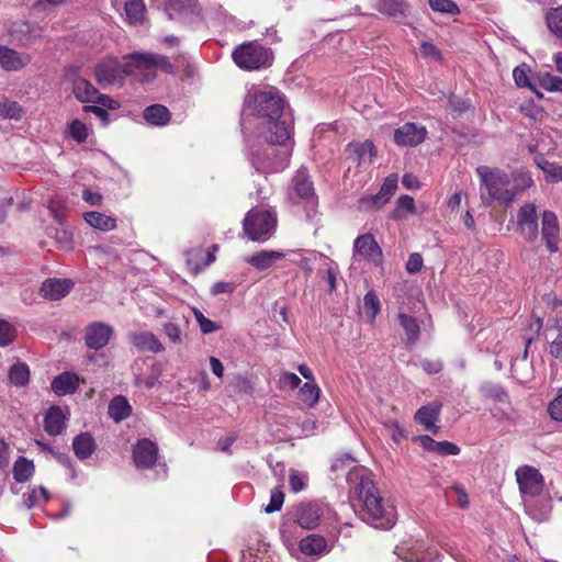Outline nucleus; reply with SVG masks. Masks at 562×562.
I'll return each mask as SVG.
<instances>
[{
  "instance_id": "f257e3e1",
  "label": "nucleus",
  "mask_w": 562,
  "mask_h": 562,
  "mask_svg": "<svg viewBox=\"0 0 562 562\" xmlns=\"http://www.w3.org/2000/svg\"><path fill=\"white\" fill-rule=\"evenodd\" d=\"M284 103L277 89L248 91L244 109L258 120V137L265 140H290L293 137V122L283 115Z\"/></svg>"
},
{
  "instance_id": "f03ea898",
  "label": "nucleus",
  "mask_w": 562,
  "mask_h": 562,
  "mask_svg": "<svg viewBox=\"0 0 562 562\" xmlns=\"http://www.w3.org/2000/svg\"><path fill=\"white\" fill-rule=\"evenodd\" d=\"M356 493L361 502L360 518L375 528L391 529L394 524V515L386 510L384 501L374 482L361 476L356 485Z\"/></svg>"
},
{
  "instance_id": "7ed1b4c3",
  "label": "nucleus",
  "mask_w": 562,
  "mask_h": 562,
  "mask_svg": "<svg viewBox=\"0 0 562 562\" xmlns=\"http://www.w3.org/2000/svg\"><path fill=\"white\" fill-rule=\"evenodd\" d=\"M475 172L480 179L481 198L487 205L494 201L506 205L513 203V193L509 191L510 177L501 168H492L485 165L476 167Z\"/></svg>"
},
{
  "instance_id": "20e7f679",
  "label": "nucleus",
  "mask_w": 562,
  "mask_h": 562,
  "mask_svg": "<svg viewBox=\"0 0 562 562\" xmlns=\"http://www.w3.org/2000/svg\"><path fill=\"white\" fill-rule=\"evenodd\" d=\"M65 77L72 82V92L76 99L82 103H97L115 110L120 103L111 99L106 94L99 92L94 86L86 78L80 76V68L77 66H69L65 69Z\"/></svg>"
},
{
  "instance_id": "39448f33",
  "label": "nucleus",
  "mask_w": 562,
  "mask_h": 562,
  "mask_svg": "<svg viewBox=\"0 0 562 562\" xmlns=\"http://www.w3.org/2000/svg\"><path fill=\"white\" fill-rule=\"evenodd\" d=\"M135 72L139 75L143 82L153 81L156 78V71L160 70L167 75H176V66L170 58L162 54L149 52H134L131 54Z\"/></svg>"
},
{
  "instance_id": "423d86ee",
  "label": "nucleus",
  "mask_w": 562,
  "mask_h": 562,
  "mask_svg": "<svg viewBox=\"0 0 562 562\" xmlns=\"http://www.w3.org/2000/svg\"><path fill=\"white\" fill-rule=\"evenodd\" d=\"M277 216L270 210L251 209L243 221V231L252 241H266L276 231Z\"/></svg>"
},
{
  "instance_id": "0eeeda50",
  "label": "nucleus",
  "mask_w": 562,
  "mask_h": 562,
  "mask_svg": "<svg viewBox=\"0 0 562 562\" xmlns=\"http://www.w3.org/2000/svg\"><path fill=\"white\" fill-rule=\"evenodd\" d=\"M123 59V64L115 57L101 59L94 69L97 82L102 87L113 86L122 83L127 76L136 74L131 54L124 56Z\"/></svg>"
},
{
  "instance_id": "6e6552de",
  "label": "nucleus",
  "mask_w": 562,
  "mask_h": 562,
  "mask_svg": "<svg viewBox=\"0 0 562 562\" xmlns=\"http://www.w3.org/2000/svg\"><path fill=\"white\" fill-rule=\"evenodd\" d=\"M235 64L245 70H256L269 61V50L257 42L244 43L233 52Z\"/></svg>"
},
{
  "instance_id": "1a4fd4ad",
  "label": "nucleus",
  "mask_w": 562,
  "mask_h": 562,
  "mask_svg": "<svg viewBox=\"0 0 562 562\" xmlns=\"http://www.w3.org/2000/svg\"><path fill=\"white\" fill-rule=\"evenodd\" d=\"M325 505L317 501L300 503L294 509L295 521L303 529H314L319 525Z\"/></svg>"
},
{
  "instance_id": "9d476101",
  "label": "nucleus",
  "mask_w": 562,
  "mask_h": 562,
  "mask_svg": "<svg viewBox=\"0 0 562 562\" xmlns=\"http://www.w3.org/2000/svg\"><path fill=\"white\" fill-rule=\"evenodd\" d=\"M257 145H261V143H257ZM260 150L263 157L259 159L263 167L270 170H278L284 167L290 148L288 143H263L260 148L256 149L257 153Z\"/></svg>"
},
{
  "instance_id": "9b49d317",
  "label": "nucleus",
  "mask_w": 562,
  "mask_h": 562,
  "mask_svg": "<svg viewBox=\"0 0 562 562\" xmlns=\"http://www.w3.org/2000/svg\"><path fill=\"white\" fill-rule=\"evenodd\" d=\"M114 335L111 325L103 322H92L85 328L83 340L89 349H103Z\"/></svg>"
},
{
  "instance_id": "f8f14e48",
  "label": "nucleus",
  "mask_w": 562,
  "mask_h": 562,
  "mask_svg": "<svg viewBox=\"0 0 562 562\" xmlns=\"http://www.w3.org/2000/svg\"><path fill=\"white\" fill-rule=\"evenodd\" d=\"M517 226L528 241H535L538 238V213L533 203H525L519 207Z\"/></svg>"
},
{
  "instance_id": "ddd939ff",
  "label": "nucleus",
  "mask_w": 562,
  "mask_h": 562,
  "mask_svg": "<svg viewBox=\"0 0 562 562\" xmlns=\"http://www.w3.org/2000/svg\"><path fill=\"white\" fill-rule=\"evenodd\" d=\"M132 456L137 469H151L158 458V446L148 438L139 439L133 447Z\"/></svg>"
},
{
  "instance_id": "4468645a",
  "label": "nucleus",
  "mask_w": 562,
  "mask_h": 562,
  "mask_svg": "<svg viewBox=\"0 0 562 562\" xmlns=\"http://www.w3.org/2000/svg\"><path fill=\"white\" fill-rule=\"evenodd\" d=\"M517 483L522 494L537 496L543 488V477L540 472L531 467L519 468L516 471Z\"/></svg>"
},
{
  "instance_id": "2eb2a0df",
  "label": "nucleus",
  "mask_w": 562,
  "mask_h": 562,
  "mask_svg": "<svg viewBox=\"0 0 562 562\" xmlns=\"http://www.w3.org/2000/svg\"><path fill=\"white\" fill-rule=\"evenodd\" d=\"M541 237L550 252L559 251L560 226L558 216L552 211H543L541 217Z\"/></svg>"
},
{
  "instance_id": "dca6fc26",
  "label": "nucleus",
  "mask_w": 562,
  "mask_h": 562,
  "mask_svg": "<svg viewBox=\"0 0 562 562\" xmlns=\"http://www.w3.org/2000/svg\"><path fill=\"white\" fill-rule=\"evenodd\" d=\"M353 250L375 266L382 265L383 252L372 234L358 236L353 243Z\"/></svg>"
},
{
  "instance_id": "f3484780",
  "label": "nucleus",
  "mask_w": 562,
  "mask_h": 562,
  "mask_svg": "<svg viewBox=\"0 0 562 562\" xmlns=\"http://www.w3.org/2000/svg\"><path fill=\"white\" fill-rule=\"evenodd\" d=\"M75 282L71 279L48 278L41 288L40 294L48 301H59L72 290Z\"/></svg>"
},
{
  "instance_id": "a211bd4d",
  "label": "nucleus",
  "mask_w": 562,
  "mask_h": 562,
  "mask_svg": "<svg viewBox=\"0 0 562 562\" xmlns=\"http://www.w3.org/2000/svg\"><path fill=\"white\" fill-rule=\"evenodd\" d=\"M130 341L139 352L150 351L153 353H159L165 350L158 337L151 331L132 333L130 335Z\"/></svg>"
},
{
  "instance_id": "6ab92c4d",
  "label": "nucleus",
  "mask_w": 562,
  "mask_h": 562,
  "mask_svg": "<svg viewBox=\"0 0 562 562\" xmlns=\"http://www.w3.org/2000/svg\"><path fill=\"white\" fill-rule=\"evenodd\" d=\"M375 9L398 22L408 15V5L403 0H376Z\"/></svg>"
},
{
  "instance_id": "aec40b11",
  "label": "nucleus",
  "mask_w": 562,
  "mask_h": 562,
  "mask_svg": "<svg viewBox=\"0 0 562 562\" xmlns=\"http://www.w3.org/2000/svg\"><path fill=\"white\" fill-rule=\"evenodd\" d=\"M78 387L79 378L72 372H63L54 378L50 383L52 391L58 396L74 394Z\"/></svg>"
},
{
  "instance_id": "412c9836",
  "label": "nucleus",
  "mask_w": 562,
  "mask_h": 562,
  "mask_svg": "<svg viewBox=\"0 0 562 562\" xmlns=\"http://www.w3.org/2000/svg\"><path fill=\"white\" fill-rule=\"evenodd\" d=\"M397 175L393 173L385 178L380 191L368 199H363L362 203L371 202L376 209L383 206L389 202L390 198L395 193L397 189Z\"/></svg>"
},
{
  "instance_id": "4be33fe9",
  "label": "nucleus",
  "mask_w": 562,
  "mask_h": 562,
  "mask_svg": "<svg viewBox=\"0 0 562 562\" xmlns=\"http://www.w3.org/2000/svg\"><path fill=\"white\" fill-rule=\"evenodd\" d=\"M285 257L284 252L278 250H261L247 257L245 261L254 268L262 271L270 268L276 261Z\"/></svg>"
},
{
  "instance_id": "5701e85b",
  "label": "nucleus",
  "mask_w": 562,
  "mask_h": 562,
  "mask_svg": "<svg viewBox=\"0 0 562 562\" xmlns=\"http://www.w3.org/2000/svg\"><path fill=\"white\" fill-rule=\"evenodd\" d=\"M327 540L323 536L316 533L308 535L302 538L299 542L300 551L308 557L321 555L327 551Z\"/></svg>"
},
{
  "instance_id": "b1692460",
  "label": "nucleus",
  "mask_w": 562,
  "mask_h": 562,
  "mask_svg": "<svg viewBox=\"0 0 562 562\" xmlns=\"http://www.w3.org/2000/svg\"><path fill=\"white\" fill-rule=\"evenodd\" d=\"M442 404L434 402L430 405L422 406L415 413V420L423 425L427 430L436 429L435 423L439 417Z\"/></svg>"
},
{
  "instance_id": "393cba45",
  "label": "nucleus",
  "mask_w": 562,
  "mask_h": 562,
  "mask_svg": "<svg viewBox=\"0 0 562 562\" xmlns=\"http://www.w3.org/2000/svg\"><path fill=\"white\" fill-rule=\"evenodd\" d=\"M427 128L419 123H405L394 131V140H425Z\"/></svg>"
},
{
  "instance_id": "a878e982",
  "label": "nucleus",
  "mask_w": 562,
  "mask_h": 562,
  "mask_svg": "<svg viewBox=\"0 0 562 562\" xmlns=\"http://www.w3.org/2000/svg\"><path fill=\"white\" fill-rule=\"evenodd\" d=\"M65 427V416L59 406H52L44 418V429L50 436L61 434Z\"/></svg>"
},
{
  "instance_id": "bb28decb",
  "label": "nucleus",
  "mask_w": 562,
  "mask_h": 562,
  "mask_svg": "<svg viewBox=\"0 0 562 562\" xmlns=\"http://www.w3.org/2000/svg\"><path fill=\"white\" fill-rule=\"evenodd\" d=\"M27 60H23L20 54L7 46L0 45V65L8 71H18L22 69Z\"/></svg>"
},
{
  "instance_id": "cd10ccee",
  "label": "nucleus",
  "mask_w": 562,
  "mask_h": 562,
  "mask_svg": "<svg viewBox=\"0 0 562 562\" xmlns=\"http://www.w3.org/2000/svg\"><path fill=\"white\" fill-rule=\"evenodd\" d=\"M72 449L77 458H89L95 450V441L89 432H81L74 438Z\"/></svg>"
},
{
  "instance_id": "c85d7f7f",
  "label": "nucleus",
  "mask_w": 562,
  "mask_h": 562,
  "mask_svg": "<svg viewBox=\"0 0 562 562\" xmlns=\"http://www.w3.org/2000/svg\"><path fill=\"white\" fill-rule=\"evenodd\" d=\"M131 413L132 407L126 397L117 395L111 400L108 407V414L115 423L126 419L130 417Z\"/></svg>"
},
{
  "instance_id": "c756f323",
  "label": "nucleus",
  "mask_w": 562,
  "mask_h": 562,
  "mask_svg": "<svg viewBox=\"0 0 562 562\" xmlns=\"http://www.w3.org/2000/svg\"><path fill=\"white\" fill-rule=\"evenodd\" d=\"M143 116L150 125L162 126L169 123L170 112L162 104H153L144 110Z\"/></svg>"
},
{
  "instance_id": "7c9ffc66",
  "label": "nucleus",
  "mask_w": 562,
  "mask_h": 562,
  "mask_svg": "<svg viewBox=\"0 0 562 562\" xmlns=\"http://www.w3.org/2000/svg\"><path fill=\"white\" fill-rule=\"evenodd\" d=\"M533 160L538 168L543 171L546 181L552 183L562 181V166L548 161L542 154H537Z\"/></svg>"
},
{
  "instance_id": "2f4dec72",
  "label": "nucleus",
  "mask_w": 562,
  "mask_h": 562,
  "mask_svg": "<svg viewBox=\"0 0 562 562\" xmlns=\"http://www.w3.org/2000/svg\"><path fill=\"white\" fill-rule=\"evenodd\" d=\"M85 221L93 228L109 232L116 227V220L110 215L91 211L83 215Z\"/></svg>"
},
{
  "instance_id": "473e14b6",
  "label": "nucleus",
  "mask_w": 562,
  "mask_h": 562,
  "mask_svg": "<svg viewBox=\"0 0 562 562\" xmlns=\"http://www.w3.org/2000/svg\"><path fill=\"white\" fill-rule=\"evenodd\" d=\"M510 177L509 191L513 193V201L515 198L530 188L533 184V180L529 172L522 170H515L508 173Z\"/></svg>"
},
{
  "instance_id": "72a5a7b5",
  "label": "nucleus",
  "mask_w": 562,
  "mask_h": 562,
  "mask_svg": "<svg viewBox=\"0 0 562 562\" xmlns=\"http://www.w3.org/2000/svg\"><path fill=\"white\" fill-rule=\"evenodd\" d=\"M25 114L23 106L5 95L0 97V117L4 120H21Z\"/></svg>"
},
{
  "instance_id": "f704fd0d",
  "label": "nucleus",
  "mask_w": 562,
  "mask_h": 562,
  "mask_svg": "<svg viewBox=\"0 0 562 562\" xmlns=\"http://www.w3.org/2000/svg\"><path fill=\"white\" fill-rule=\"evenodd\" d=\"M35 472L33 461L25 457H19L13 464V479L18 483H25L32 479Z\"/></svg>"
},
{
  "instance_id": "c9c22d12",
  "label": "nucleus",
  "mask_w": 562,
  "mask_h": 562,
  "mask_svg": "<svg viewBox=\"0 0 562 562\" xmlns=\"http://www.w3.org/2000/svg\"><path fill=\"white\" fill-rule=\"evenodd\" d=\"M9 381L16 387H23L30 382V368L25 362L18 361L12 364L8 373Z\"/></svg>"
},
{
  "instance_id": "e433bc0d",
  "label": "nucleus",
  "mask_w": 562,
  "mask_h": 562,
  "mask_svg": "<svg viewBox=\"0 0 562 562\" xmlns=\"http://www.w3.org/2000/svg\"><path fill=\"white\" fill-rule=\"evenodd\" d=\"M124 11L126 21L131 25H138L143 22L145 15V3L143 0H125Z\"/></svg>"
},
{
  "instance_id": "4c0bfd02",
  "label": "nucleus",
  "mask_w": 562,
  "mask_h": 562,
  "mask_svg": "<svg viewBox=\"0 0 562 562\" xmlns=\"http://www.w3.org/2000/svg\"><path fill=\"white\" fill-rule=\"evenodd\" d=\"M293 189L302 199H310L314 196L313 182L308 179L305 172L300 171L293 178Z\"/></svg>"
},
{
  "instance_id": "58836bf2",
  "label": "nucleus",
  "mask_w": 562,
  "mask_h": 562,
  "mask_svg": "<svg viewBox=\"0 0 562 562\" xmlns=\"http://www.w3.org/2000/svg\"><path fill=\"white\" fill-rule=\"evenodd\" d=\"M397 317L400 325L403 327L407 335L408 342L415 344L418 340L420 333L416 318L406 313H400Z\"/></svg>"
},
{
  "instance_id": "ea45409f",
  "label": "nucleus",
  "mask_w": 562,
  "mask_h": 562,
  "mask_svg": "<svg viewBox=\"0 0 562 562\" xmlns=\"http://www.w3.org/2000/svg\"><path fill=\"white\" fill-rule=\"evenodd\" d=\"M321 390L315 383L306 382L299 391V398L308 407H314L319 400Z\"/></svg>"
},
{
  "instance_id": "a19ab883",
  "label": "nucleus",
  "mask_w": 562,
  "mask_h": 562,
  "mask_svg": "<svg viewBox=\"0 0 562 562\" xmlns=\"http://www.w3.org/2000/svg\"><path fill=\"white\" fill-rule=\"evenodd\" d=\"M546 23L550 32L562 37V5L551 8L546 13Z\"/></svg>"
},
{
  "instance_id": "79ce46f5",
  "label": "nucleus",
  "mask_w": 562,
  "mask_h": 562,
  "mask_svg": "<svg viewBox=\"0 0 562 562\" xmlns=\"http://www.w3.org/2000/svg\"><path fill=\"white\" fill-rule=\"evenodd\" d=\"M481 394L488 400L495 402H505L508 398L506 391L499 384L485 383L480 387Z\"/></svg>"
},
{
  "instance_id": "37998d69",
  "label": "nucleus",
  "mask_w": 562,
  "mask_h": 562,
  "mask_svg": "<svg viewBox=\"0 0 562 562\" xmlns=\"http://www.w3.org/2000/svg\"><path fill=\"white\" fill-rule=\"evenodd\" d=\"M344 127V124L339 121H335L334 123L328 124H319L316 126L314 136L317 138H335L340 137L342 134L339 130Z\"/></svg>"
},
{
  "instance_id": "c03bdc74",
  "label": "nucleus",
  "mask_w": 562,
  "mask_h": 562,
  "mask_svg": "<svg viewBox=\"0 0 562 562\" xmlns=\"http://www.w3.org/2000/svg\"><path fill=\"white\" fill-rule=\"evenodd\" d=\"M406 211L411 214L416 212L415 201L411 195L403 194L396 201V207L392 212L393 218H400L403 216V212Z\"/></svg>"
},
{
  "instance_id": "a18cd8bd",
  "label": "nucleus",
  "mask_w": 562,
  "mask_h": 562,
  "mask_svg": "<svg viewBox=\"0 0 562 562\" xmlns=\"http://www.w3.org/2000/svg\"><path fill=\"white\" fill-rule=\"evenodd\" d=\"M429 7L435 12L442 14L457 15L460 13L458 4L452 0H429Z\"/></svg>"
},
{
  "instance_id": "49530a36",
  "label": "nucleus",
  "mask_w": 562,
  "mask_h": 562,
  "mask_svg": "<svg viewBox=\"0 0 562 562\" xmlns=\"http://www.w3.org/2000/svg\"><path fill=\"white\" fill-rule=\"evenodd\" d=\"M16 338L15 327L5 319H0V347L11 345Z\"/></svg>"
},
{
  "instance_id": "de8ad7c7",
  "label": "nucleus",
  "mask_w": 562,
  "mask_h": 562,
  "mask_svg": "<svg viewBox=\"0 0 562 562\" xmlns=\"http://www.w3.org/2000/svg\"><path fill=\"white\" fill-rule=\"evenodd\" d=\"M367 145H373V143H349L346 153L355 162L360 165L366 159Z\"/></svg>"
},
{
  "instance_id": "09e8293b",
  "label": "nucleus",
  "mask_w": 562,
  "mask_h": 562,
  "mask_svg": "<svg viewBox=\"0 0 562 562\" xmlns=\"http://www.w3.org/2000/svg\"><path fill=\"white\" fill-rule=\"evenodd\" d=\"M363 308L367 315L374 319L380 312V301L374 291H369L363 297Z\"/></svg>"
},
{
  "instance_id": "8fccbe9b",
  "label": "nucleus",
  "mask_w": 562,
  "mask_h": 562,
  "mask_svg": "<svg viewBox=\"0 0 562 562\" xmlns=\"http://www.w3.org/2000/svg\"><path fill=\"white\" fill-rule=\"evenodd\" d=\"M192 311H193L194 317L200 326V329L203 334H211L213 331L221 329L220 324L205 317L199 308L193 307Z\"/></svg>"
},
{
  "instance_id": "3c124183",
  "label": "nucleus",
  "mask_w": 562,
  "mask_h": 562,
  "mask_svg": "<svg viewBox=\"0 0 562 562\" xmlns=\"http://www.w3.org/2000/svg\"><path fill=\"white\" fill-rule=\"evenodd\" d=\"M284 502V493L282 492L281 486H277L271 491L270 502L265 507V512L267 514H271L278 512L282 508Z\"/></svg>"
},
{
  "instance_id": "603ef678",
  "label": "nucleus",
  "mask_w": 562,
  "mask_h": 562,
  "mask_svg": "<svg viewBox=\"0 0 562 562\" xmlns=\"http://www.w3.org/2000/svg\"><path fill=\"white\" fill-rule=\"evenodd\" d=\"M540 86L547 91H562V78L551 74H546L540 79Z\"/></svg>"
},
{
  "instance_id": "864d4df0",
  "label": "nucleus",
  "mask_w": 562,
  "mask_h": 562,
  "mask_svg": "<svg viewBox=\"0 0 562 562\" xmlns=\"http://www.w3.org/2000/svg\"><path fill=\"white\" fill-rule=\"evenodd\" d=\"M69 135L74 138V140H86L88 137V128L81 121L74 120L69 124Z\"/></svg>"
},
{
  "instance_id": "5fc2aeb1",
  "label": "nucleus",
  "mask_w": 562,
  "mask_h": 562,
  "mask_svg": "<svg viewBox=\"0 0 562 562\" xmlns=\"http://www.w3.org/2000/svg\"><path fill=\"white\" fill-rule=\"evenodd\" d=\"M164 333L169 338L170 342L179 345L182 342L181 329L178 324L172 322H166L162 325Z\"/></svg>"
},
{
  "instance_id": "6e6d98bb",
  "label": "nucleus",
  "mask_w": 562,
  "mask_h": 562,
  "mask_svg": "<svg viewBox=\"0 0 562 562\" xmlns=\"http://www.w3.org/2000/svg\"><path fill=\"white\" fill-rule=\"evenodd\" d=\"M72 232L68 228L60 227L55 228V240L63 248H70L72 244Z\"/></svg>"
},
{
  "instance_id": "4d7b16f0",
  "label": "nucleus",
  "mask_w": 562,
  "mask_h": 562,
  "mask_svg": "<svg viewBox=\"0 0 562 562\" xmlns=\"http://www.w3.org/2000/svg\"><path fill=\"white\" fill-rule=\"evenodd\" d=\"M420 54L423 57L431 58L436 61H440L442 59L441 52L432 43L426 41L420 44Z\"/></svg>"
},
{
  "instance_id": "13d9d810",
  "label": "nucleus",
  "mask_w": 562,
  "mask_h": 562,
  "mask_svg": "<svg viewBox=\"0 0 562 562\" xmlns=\"http://www.w3.org/2000/svg\"><path fill=\"white\" fill-rule=\"evenodd\" d=\"M423 268V257L418 252H413L409 255L408 260L406 262V271L411 274L417 273Z\"/></svg>"
},
{
  "instance_id": "bf43d9fd",
  "label": "nucleus",
  "mask_w": 562,
  "mask_h": 562,
  "mask_svg": "<svg viewBox=\"0 0 562 562\" xmlns=\"http://www.w3.org/2000/svg\"><path fill=\"white\" fill-rule=\"evenodd\" d=\"M436 452L440 456H458L460 448L450 441H439Z\"/></svg>"
},
{
  "instance_id": "052dcab7",
  "label": "nucleus",
  "mask_w": 562,
  "mask_h": 562,
  "mask_svg": "<svg viewBox=\"0 0 562 562\" xmlns=\"http://www.w3.org/2000/svg\"><path fill=\"white\" fill-rule=\"evenodd\" d=\"M548 412L551 418L562 422V393L549 404Z\"/></svg>"
},
{
  "instance_id": "680f3d73",
  "label": "nucleus",
  "mask_w": 562,
  "mask_h": 562,
  "mask_svg": "<svg viewBox=\"0 0 562 562\" xmlns=\"http://www.w3.org/2000/svg\"><path fill=\"white\" fill-rule=\"evenodd\" d=\"M289 485L290 490L293 493H297L304 490L306 484L304 479L300 475V473L296 470L292 469L289 477Z\"/></svg>"
},
{
  "instance_id": "e2e57ef3",
  "label": "nucleus",
  "mask_w": 562,
  "mask_h": 562,
  "mask_svg": "<svg viewBox=\"0 0 562 562\" xmlns=\"http://www.w3.org/2000/svg\"><path fill=\"white\" fill-rule=\"evenodd\" d=\"M353 461L355 460L350 454H344L341 457L336 458L333 461V463L330 465V470H331V472L336 473L338 471H341V470L350 467Z\"/></svg>"
},
{
  "instance_id": "0e129e2a",
  "label": "nucleus",
  "mask_w": 562,
  "mask_h": 562,
  "mask_svg": "<svg viewBox=\"0 0 562 562\" xmlns=\"http://www.w3.org/2000/svg\"><path fill=\"white\" fill-rule=\"evenodd\" d=\"M109 109L108 106H103L101 104H94V105H85L83 111L85 112H91L94 113L103 124L108 123L109 120V113L106 111Z\"/></svg>"
},
{
  "instance_id": "69168bd1",
  "label": "nucleus",
  "mask_w": 562,
  "mask_h": 562,
  "mask_svg": "<svg viewBox=\"0 0 562 562\" xmlns=\"http://www.w3.org/2000/svg\"><path fill=\"white\" fill-rule=\"evenodd\" d=\"M549 353L553 358L562 360V330H559L558 336L550 341Z\"/></svg>"
},
{
  "instance_id": "338daca9",
  "label": "nucleus",
  "mask_w": 562,
  "mask_h": 562,
  "mask_svg": "<svg viewBox=\"0 0 562 562\" xmlns=\"http://www.w3.org/2000/svg\"><path fill=\"white\" fill-rule=\"evenodd\" d=\"M527 72H528L527 69H525L522 67H516L513 70V77H514V80H515V82H516V85L518 87L524 88V87H529L530 86Z\"/></svg>"
},
{
  "instance_id": "774afa93",
  "label": "nucleus",
  "mask_w": 562,
  "mask_h": 562,
  "mask_svg": "<svg viewBox=\"0 0 562 562\" xmlns=\"http://www.w3.org/2000/svg\"><path fill=\"white\" fill-rule=\"evenodd\" d=\"M420 366H422L423 370L428 374H437L443 368V364L440 360H429V359L423 360L420 362Z\"/></svg>"
}]
</instances>
